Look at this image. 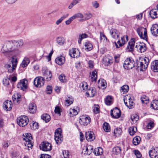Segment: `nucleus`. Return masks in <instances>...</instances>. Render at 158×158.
<instances>
[{"instance_id":"obj_37","label":"nucleus","mask_w":158,"mask_h":158,"mask_svg":"<svg viewBox=\"0 0 158 158\" xmlns=\"http://www.w3.org/2000/svg\"><path fill=\"white\" fill-rule=\"evenodd\" d=\"M88 35L85 33L80 34L79 35L78 38V42L79 44H81L82 40L84 39L87 38Z\"/></svg>"},{"instance_id":"obj_5","label":"nucleus","mask_w":158,"mask_h":158,"mask_svg":"<svg viewBox=\"0 0 158 158\" xmlns=\"http://www.w3.org/2000/svg\"><path fill=\"white\" fill-rule=\"evenodd\" d=\"M29 120L27 116H21L18 117L17 119V123L20 126L24 127L27 125Z\"/></svg>"},{"instance_id":"obj_54","label":"nucleus","mask_w":158,"mask_h":158,"mask_svg":"<svg viewBox=\"0 0 158 158\" xmlns=\"http://www.w3.org/2000/svg\"><path fill=\"white\" fill-rule=\"evenodd\" d=\"M73 17L74 19H75L76 18H83L84 17V15L82 13H78L74 15Z\"/></svg>"},{"instance_id":"obj_30","label":"nucleus","mask_w":158,"mask_h":158,"mask_svg":"<svg viewBox=\"0 0 158 158\" xmlns=\"http://www.w3.org/2000/svg\"><path fill=\"white\" fill-rule=\"evenodd\" d=\"M151 106L154 110H158V101L156 100H153L151 102Z\"/></svg>"},{"instance_id":"obj_18","label":"nucleus","mask_w":158,"mask_h":158,"mask_svg":"<svg viewBox=\"0 0 158 158\" xmlns=\"http://www.w3.org/2000/svg\"><path fill=\"white\" fill-rule=\"evenodd\" d=\"M135 47L138 51L141 53L144 52L146 50V44L144 43H140L139 44L136 45Z\"/></svg>"},{"instance_id":"obj_4","label":"nucleus","mask_w":158,"mask_h":158,"mask_svg":"<svg viewBox=\"0 0 158 158\" xmlns=\"http://www.w3.org/2000/svg\"><path fill=\"white\" fill-rule=\"evenodd\" d=\"M62 132V129L60 128H57L55 131V140L58 144L61 143L63 140Z\"/></svg>"},{"instance_id":"obj_41","label":"nucleus","mask_w":158,"mask_h":158,"mask_svg":"<svg viewBox=\"0 0 158 158\" xmlns=\"http://www.w3.org/2000/svg\"><path fill=\"white\" fill-rule=\"evenodd\" d=\"M29 63V60L27 58H25L21 63L22 67L24 68L26 67Z\"/></svg>"},{"instance_id":"obj_62","label":"nucleus","mask_w":158,"mask_h":158,"mask_svg":"<svg viewBox=\"0 0 158 158\" xmlns=\"http://www.w3.org/2000/svg\"><path fill=\"white\" fill-rule=\"evenodd\" d=\"M62 154L64 158H68L69 157V153L68 151H63L62 152Z\"/></svg>"},{"instance_id":"obj_2","label":"nucleus","mask_w":158,"mask_h":158,"mask_svg":"<svg viewBox=\"0 0 158 158\" xmlns=\"http://www.w3.org/2000/svg\"><path fill=\"white\" fill-rule=\"evenodd\" d=\"M149 60L147 57H145L141 61L137 60L136 62V69L141 71H143L147 68L149 64Z\"/></svg>"},{"instance_id":"obj_17","label":"nucleus","mask_w":158,"mask_h":158,"mask_svg":"<svg viewBox=\"0 0 158 158\" xmlns=\"http://www.w3.org/2000/svg\"><path fill=\"white\" fill-rule=\"evenodd\" d=\"M91 122V118L89 117L82 118L80 119L79 123L84 126H87Z\"/></svg>"},{"instance_id":"obj_59","label":"nucleus","mask_w":158,"mask_h":158,"mask_svg":"<svg viewBox=\"0 0 158 158\" xmlns=\"http://www.w3.org/2000/svg\"><path fill=\"white\" fill-rule=\"evenodd\" d=\"M81 85L84 90H86L88 87V86L86 82H83L81 84Z\"/></svg>"},{"instance_id":"obj_43","label":"nucleus","mask_w":158,"mask_h":158,"mask_svg":"<svg viewBox=\"0 0 158 158\" xmlns=\"http://www.w3.org/2000/svg\"><path fill=\"white\" fill-rule=\"evenodd\" d=\"M140 138L139 136L134 137L133 139V143L135 145H138L140 142Z\"/></svg>"},{"instance_id":"obj_53","label":"nucleus","mask_w":158,"mask_h":158,"mask_svg":"<svg viewBox=\"0 0 158 158\" xmlns=\"http://www.w3.org/2000/svg\"><path fill=\"white\" fill-rule=\"evenodd\" d=\"M92 16V15L91 14L88 13L85 14L84 16V19H83L84 20H88L91 18Z\"/></svg>"},{"instance_id":"obj_31","label":"nucleus","mask_w":158,"mask_h":158,"mask_svg":"<svg viewBox=\"0 0 158 158\" xmlns=\"http://www.w3.org/2000/svg\"><path fill=\"white\" fill-rule=\"evenodd\" d=\"M103 128L104 130L106 132H109L110 131V126L109 123L106 122L104 123L103 124Z\"/></svg>"},{"instance_id":"obj_25","label":"nucleus","mask_w":158,"mask_h":158,"mask_svg":"<svg viewBox=\"0 0 158 158\" xmlns=\"http://www.w3.org/2000/svg\"><path fill=\"white\" fill-rule=\"evenodd\" d=\"M36 110V107L35 103H30L29 106V111L30 113L34 114Z\"/></svg>"},{"instance_id":"obj_13","label":"nucleus","mask_w":158,"mask_h":158,"mask_svg":"<svg viewBox=\"0 0 158 158\" xmlns=\"http://www.w3.org/2000/svg\"><path fill=\"white\" fill-rule=\"evenodd\" d=\"M148 153L150 158H158V148H152L149 151Z\"/></svg>"},{"instance_id":"obj_33","label":"nucleus","mask_w":158,"mask_h":158,"mask_svg":"<svg viewBox=\"0 0 158 158\" xmlns=\"http://www.w3.org/2000/svg\"><path fill=\"white\" fill-rule=\"evenodd\" d=\"M41 118L45 121L46 123L48 122L50 120V116L47 114H43L41 116Z\"/></svg>"},{"instance_id":"obj_26","label":"nucleus","mask_w":158,"mask_h":158,"mask_svg":"<svg viewBox=\"0 0 158 158\" xmlns=\"http://www.w3.org/2000/svg\"><path fill=\"white\" fill-rule=\"evenodd\" d=\"M110 33L112 37L114 39L118 38L119 36L118 31L116 29H111L110 31Z\"/></svg>"},{"instance_id":"obj_10","label":"nucleus","mask_w":158,"mask_h":158,"mask_svg":"<svg viewBox=\"0 0 158 158\" xmlns=\"http://www.w3.org/2000/svg\"><path fill=\"white\" fill-rule=\"evenodd\" d=\"M44 83V78L42 77H36L34 80V84L35 86L38 88H40L43 85Z\"/></svg>"},{"instance_id":"obj_51","label":"nucleus","mask_w":158,"mask_h":158,"mask_svg":"<svg viewBox=\"0 0 158 158\" xmlns=\"http://www.w3.org/2000/svg\"><path fill=\"white\" fill-rule=\"evenodd\" d=\"M69 114L70 116L73 117L77 115L78 114V112L75 109H73L70 110Z\"/></svg>"},{"instance_id":"obj_28","label":"nucleus","mask_w":158,"mask_h":158,"mask_svg":"<svg viewBox=\"0 0 158 158\" xmlns=\"http://www.w3.org/2000/svg\"><path fill=\"white\" fill-rule=\"evenodd\" d=\"M103 152V150L101 147L96 148L94 149V153L96 155H100L102 154Z\"/></svg>"},{"instance_id":"obj_19","label":"nucleus","mask_w":158,"mask_h":158,"mask_svg":"<svg viewBox=\"0 0 158 158\" xmlns=\"http://www.w3.org/2000/svg\"><path fill=\"white\" fill-rule=\"evenodd\" d=\"M21 96L20 94L18 93L14 94L12 97V99L15 104H17L20 102Z\"/></svg>"},{"instance_id":"obj_8","label":"nucleus","mask_w":158,"mask_h":158,"mask_svg":"<svg viewBox=\"0 0 158 158\" xmlns=\"http://www.w3.org/2000/svg\"><path fill=\"white\" fill-rule=\"evenodd\" d=\"M40 147V149L44 151H50L52 149L51 144L46 141L42 142Z\"/></svg>"},{"instance_id":"obj_15","label":"nucleus","mask_w":158,"mask_h":158,"mask_svg":"<svg viewBox=\"0 0 158 158\" xmlns=\"http://www.w3.org/2000/svg\"><path fill=\"white\" fill-rule=\"evenodd\" d=\"M85 136L86 139L89 141H92L95 139L94 132L91 131L86 132Z\"/></svg>"},{"instance_id":"obj_3","label":"nucleus","mask_w":158,"mask_h":158,"mask_svg":"<svg viewBox=\"0 0 158 158\" xmlns=\"http://www.w3.org/2000/svg\"><path fill=\"white\" fill-rule=\"evenodd\" d=\"M135 66L136 67V63L131 57L127 58L123 64L124 68L126 69H131Z\"/></svg>"},{"instance_id":"obj_20","label":"nucleus","mask_w":158,"mask_h":158,"mask_svg":"<svg viewBox=\"0 0 158 158\" xmlns=\"http://www.w3.org/2000/svg\"><path fill=\"white\" fill-rule=\"evenodd\" d=\"M152 34L154 36H158V24H155L152 25L151 28Z\"/></svg>"},{"instance_id":"obj_11","label":"nucleus","mask_w":158,"mask_h":158,"mask_svg":"<svg viewBox=\"0 0 158 158\" xmlns=\"http://www.w3.org/2000/svg\"><path fill=\"white\" fill-rule=\"evenodd\" d=\"M27 80L24 79L21 80L18 84L17 86L18 88L24 91L27 88Z\"/></svg>"},{"instance_id":"obj_52","label":"nucleus","mask_w":158,"mask_h":158,"mask_svg":"<svg viewBox=\"0 0 158 158\" xmlns=\"http://www.w3.org/2000/svg\"><path fill=\"white\" fill-rule=\"evenodd\" d=\"M137 131V128L136 127H132L130 129L129 133L131 135H133Z\"/></svg>"},{"instance_id":"obj_29","label":"nucleus","mask_w":158,"mask_h":158,"mask_svg":"<svg viewBox=\"0 0 158 158\" xmlns=\"http://www.w3.org/2000/svg\"><path fill=\"white\" fill-rule=\"evenodd\" d=\"M106 83L105 80L103 79H99L98 81V87H105Z\"/></svg>"},{"instance_id":"obj_49","label":"nucleus","mask_w":158,"mask_h":158,"mask_svg":"<svg viewBox=\"0 0 158 158\" xmlns=\"http://www.w3.org/2000/svg\"><path fill=\"white\" fill-rule=\"evenodd\" d=\"M57 42L58 44L60 45H62L64 42V38L62 37H58L57 38Z\"/></svg>"},{"instance_id":"obj_21","label":"nucleus","mask_w":158,"mask_h":158,"mask_svg":"<svg viewBox=\"0 0 158 158\" xmlns=\"http://www.w3.org/2000/svg\"><path fill=\"white\" fill-rule=\"evenodd\" d=\"M149 15L152 19H155L158 17V4L157 6V9H153L151 10Z\"/></svg>"},{"instance_id":"obj_1","label":"nucleus","mask_w":158,"mask_h":158,"mask_svg":"<svg viewBox=\"0 0 158 158\" xmlns=\"http://www.w3.org/2000/svg\"><path fill=\"white\" fill-rule=\"evenodd\" d=\"M23 44V42L21 40L18 41L6 40L4 42L1 52L6 57H11V62L5 65L8 72L12 73L15 71L18 63L17 59L16 57L21 54V51L19 48L22 47Z\"/></svg>"},{"instance_id":"obj_61","label":"nucleus","mask_w":158,"mask_h":158,"mask_svg":"<svg viewBox=\"0 0 158 158\" xmlns=\"http://www.w3.org/2000/svg\"><path fill=\"white\" fill-rule=\"evenodd\" d=\"M134 154L137 158H140L141 156V154L140 152L138 150L134 151Z\"/></svg>"},{"instance_id":"obj_40","label":"nucleus","mask_w":158,"mask_h":158,"mask_svg":"<svg viewBox=\"0 0 158 158\" xmlns=\"http://www.w3.org/2000/svg\"><path fill=\"white\" fill-rule=\"evenodd\" d=\"M73 100L72 98L68 97L65 100L64 102V105L67 106H69L73 103Z\"/></svg>"},{"instance_id":"obj_9","label":"nucleus","mask_w":158,"mask_h":158,"mask_svg":"<svg viewBox=\"0 0 158 158\" xmlns=\"http://www.w3.org/2000/svg\"><path fill=\"white\" fill-rule=\"evenodd\" d=\"M124 103L126 106L129 108H132L133 107L134 103L133 99L131 97L127 95V97H124L123 99Z\"/></svg>"},{"instance_id":"obj_6","label":"nucleus","mask_w":158,"mask_h":158,"mask_svg":"<svg viewBox=\"0 0 158 158\" xmlns=\"http://www.w3.org/2000/svg\"><path fill=\"white\" fill-rule=\"evenodd\" d=\"M44 79L48 81H50L52 77L51 72L49 71L46 67H43L42 69Z\"/></svg>"},{"instance_id":"obj_46","label":"nucleus","mask_w":158,"mask_h":158,"mask_svg":"<svg viewBox=\"0 0 158 158\" xmlns=\"http://www.w3.org/2000/svg\"><path fill=\"white\" fill-rule=\"evenodd\" d=\"M128 36L127 35L124 36L121 38V44H119V46H123L127 41Z\"/></svg>"},{"instance_id":"obj_34","label":"nucleus","mask_w":158,"mask_h":158,"mask_svg":"<svg viewBox=\"0 0 158 158\" xmlns=\"http://www.w3.org/2000/svg\"><path fill=\"white\" fill-rule=\"evenodd\" d=\"M85 50L87 51H90L92 49L93 45L89 42H85Z\"/></svg>"},{"instance_id":"obj_45","label":"nucleus","mask_w":158,"mask_h":158,"mask_svg":"<svg viewBox=\"0 0 158 158\" xmlns=\"http://www.w3.org/2000/svg\"><path fill=\"white\" fill-rule=\"evenodd\" d=\"M143 29L144 27H139L136 29V31L140 38L143 37L142 33L143 31Z\"/></svg>"},{"instance_id":"obj_7","label":"nucleus","mask_w":158,"mask_h":158,"mask_svg":"<svg viewBox=\"0 0 158 158\" xmlns=\"http://www.w3.org/2000/svg\"><path fill=\"white\" fill-rule=\"evenodd\" d=\"M32 139L31 134L28 133L26 134V136L23 138V140L25 141V145H27L28 148L31 147L33 145V143L31 142Z\"/></svg>"},{"instance_id":"obj_57","label":"nucleus","mask_w":158,"mask_h":158,"mask_svg":"<svg viewBox=\"0 0 158 158\" xmlns=\"http://www.w3.org/2000/svg\"><path fill=\"white\" fill-rule=\"evenodd\" d=\"M143 31V35L142 34L143 37H141L140 38L142 39L146 40L147 39V33L146 29L144 28Z\"/></svg>"},{"instance_id":"obj_16","label":"nucleus","mask_w":158,"mask_h":158,"mask_svg":"<svg viewBox=\"0 0 158 158\" xmlns=\"http://www.w3.org/2000/svg\"><path fill=\"white\" fill-rule=\"evenodd\" d=\"M5 110L6 111L10 110L12 106V102L11 101L7 100L5 102L3 105Z\"/></svg>"},{"instance_id":"obj_60","label":"nucleus","mask_w":158,"mask_h":158,"mask_svg":"<svg viewBox=\"0 0 158 158\" xmlns=\"http://www.w3.org/2000/svg\"><path fill=\"white\" fill-rule=\"evenodd\" d=\"M47 93L48 94H50L52 91V87L51 86L48 85L46 88Z\"/></svg>"},{"instance_id":"obj_47","label":"nucleus","mask_w":158,"mask_h":158,"mask_svg":"<svg viewBox=\"0 0 158 158\" xmlns=\"http://www.w3.org/2000/svg\"><path fill=\"white\" fill-rule=\"evenodd\" d=\"M69 15V14H67L65 15H64L62 16L60 19L57 20L56 22V25H58L65 18H66Z\"/></svg>"},{"instance_id":"obj_36","label":"nucleus","mask_w":158,"mask_h":158,"mask_svg":"<svg viewBox=\"0 0 158 158\" xmlns=\"http://www.w3.org/2000/svg\"><path fill=\"white\" fill-rule=\"evenodd\" d=\"M104 63L105 65L109 66L113 63V60L111 59L108 57H105L103 59Z\"/></svg>"},{"instance_id":"obj_22","label":"nucleus","mask_w":158,"mask_h":158,"mask_svg":"<svg viewBox=\"0 0 158 158\" xmlns=\"http://www.w3.org/2000/svg\"><path fill=\"white\" fill-rule=\"evenodd\" d=\"M135 41L133 39H131L128 43V44L127 47V50L128 52H133L134 50Z\"/></svg>"},{"instance_id":"obj_44","label":"nucleus","mask_w":158,"mask_h":158,"mask_svg":"<svg viewBox=\"0 0 158 158\" xmlns=\"http://www.w3.org/2000/svg\"><path fill=\"white\" fill-rule=\"evenodd\" d=\"M112 97L111 96H108L105 99V102L107 105H110L112 103Z\"/></svg>"},{"instance_id":"obj_42","label":"nucleus","mask_w":158,"mask_h":158,"mask_svg":"<svg viewBox=\"0 0 158 158\" xmlns=\"http://www.w3.org/2000/svg\"><path fill=\"white\" fill-rule=\"evenodd\" d=\"M97 72L96 71H93L91 75V77L92 81H95L96 82L97 79Z\"/></svg>"},{"instance_id":"obj_23","label":"nucleus","mask_w":158,"mask_h":158,"mask_svg":"<svg viewBox=\"0 0 158 158\" xmlns=\"http://www.w3.org/2000/svg\"><path fill=\"white\" fill-rule=\"evenodd\" d=\"M55 62L59 65H62L64 63L65 57L62 56H58L56 59Z\"/></svg>"},{"instance_id":"obj_63","label":"nucleus","mask_w":158,"mask_h":158,"mask_svg":"<svg viewBox=\"0 0 158 158\" xmlns=\"http://www.w3.org/2000/svg\"><path fill=\"white\" fill-rule=\"evenodd\" d=\"M154 126V123L152 121H150L148 124L147 127L148 129H151Z\"/></svg>"},{"instance_id":"obj_38","label":"nucleus","mask_w":158,"mask_h":158,"mask_svg":"<svg viewBox=\"0 0 158 158\" xmlns=\"http://www.w3.org/2000/svg\"><path fill=\"white\" fill-rule=\"evenodd\" d=\"M121 152V149L120 147H116L113 148L112 150L113 154L114 155H118Z\"/></svg>"},{"instance_id":"obj_27","label":"nucleus","mask_w":158,"mask_h":158,"mask_svg":"<svg viewBox=\"0 0 158 158\" xmlns=\"http://www.w3.org/2000/svg\"><path fill=\"white\" fill-rule=\"evenodd\" d=\"M93 148L91 145H88L85 147V151L84 154L88 155H90L93 152Z\"/></svg>"},{"instance_id":"obj_14","label":"nucleus","mask_w":158,"mask_h":158,"mask_svg":"<svg viewBox=\"0 0 158 158\" xmlns=\"http://www.w3.org/2000/svg\"><path fill=\"white\" fill-rule=\"evenodd\" d=\"M69 54L72 57L77 58L80 56V52L78 49L73 48L69 51Z\"/></svg>"},{"instance_id":"obj_58","label":"nucleus","mask_w":158,"mask_h":158,"mask_svg":"<svg viewBox=\"0 0 158 158\" xmlns=\"http://www.w3.org/2000/svg\"><path fill=\"white\" fill-rule=\"evenodd\" d=\"M31 128L33 130L37 129L38 128V123L36 122L33 123L32 126L31 125Z\"/></svg>"},{"instance_id":"obj_35","label":"nucleus","mask_w":158,"mask_h":158,"mask_svg":"<svg viewBox=\"0 0 158 158\" xmlns=\"http://www.w3.org/2000/svg\"><path fill=\"white\" fill-rule=\"evenodd\" d=\"M95 93V89L93 88H90L86 92V94L90 97H92L94 95Z\"/></svg>"},{"instance_id":"obj_39","label":"nucleus","mask_w":158,"mask_h":158,"mask_svg":"<svg viewBox=\"0 0 158 158\" xmlns=\"http://www.w3.org/2000/svg\"><path fill=\"white\" fill-rule=\"evenodd\" d=\"M140 100L142 102L145 104H147L149 102V98L145 95H143L141 97Z\"/></svg>"},{"instance_id":"obj_48","label":"nucleus","mask_w":158,"mask_h":158,"mask_svg":"<svg viewBox=\"0 0 158 158\" xmlns=\"http://www.w3.org/2000/svg\"><path fill=\"white\" fill-rule=\"evenodd\" d=\"M59 79L60 81L62 83H65L67 81V79L65 78V76L64 74H61L59 77Z\"/></svg>"},{"instance_id":"obj_32","label":"nucleus","mask_w":158,"mask_h":158,"mask_svg":"<svg viewBox=\"0 0 158 158\" xmlns=\"http://www.w3.org/2000/svg\"><path fill=\"white\" fill-rule=\"evenodd\" d=\"M122 131L120 128H116L114 129L113 134L114 136L115 137L119 136L122 133Z\"/></svg>"},{"instance_id":"obj_12","label":"nucleus","mask_w":158,"mask_h":158,"mask_svg":"<svg viewBox=\"0 0 158 158\" xmlns=\"http://www.w3.org/2000/svg\"><path fill=\"white\" fill-rule=\"evenodd\" d=\"M110 114L113 118H118L121 116V112L119 109L116 107L114 109L111 110Z\"/></svg>"},{"instance_id":"obj_50","label":"nucleus","mask_w":158,"mask_h":158,"mask_svg":"<svg viewBox=\"0 0 158 158\" xmlns=\"http://www.w3.org/2000/svg\"><path fill=\"white\" fill-rule=\"evenodd\" d=\"M129 86L127 85H124L121 87V92L123 93H127L129 90Z\"/></svg>"},{"instance_id":"obj_64","label":"nucleus","mask_w":158,"mask_h":158,"mask_svg":"<svg viewBox=\"0 0 158 158\" xmlns=\"http://www.w3.org/2000/svg\"><path fill=\"white\" fill-rule=\"evenodd\" d=\"M74 19L73 18V16H72V17H70L68 20H66L65 22V23L66 24L69 25Z\"/></svg>"},{"instance_id":"obj_24","label":"nucleus","mask_w":158,"mask_h":158,"mask_svg":"<svg viewBox=\"0 0 158 158\" xmlns=\"http://www.w3.org/2000/svg\"><path fill=\"white\" fill-rule=\"evenodd\" d=\"M151 68L154 72H158V60H155L152 63Z\"/></svg>"},{"instance_id":"obj_56","label":"nucleus","mask_w":158,"mask_h":158,"mask_svg":"<svg viewBox=\"0 0 158 158\" xmlns=\"http://www.w3.org/2000/svg\"><path fill=\"white\" fill-rule=\"evenodd\" d=\"M139 116L137 114L133 115L131 116V119L134 122H136L139 119Z\"/></svg>"},{"instance_id":"obj_55","label":"nucleus","mask_w":158,"mask_h":158,"mask_svg":"<svg viewBox=\"0 0 158 158\" xmlns=\"http://www.w3.org/2000/svg\"><path fill=\"white\" fill-rule=\"evenodd\" d=\"M93 111L95 114H97L99 113L100 111L99 106L98 105H95Z\"/></svg>"}]
</instances>
